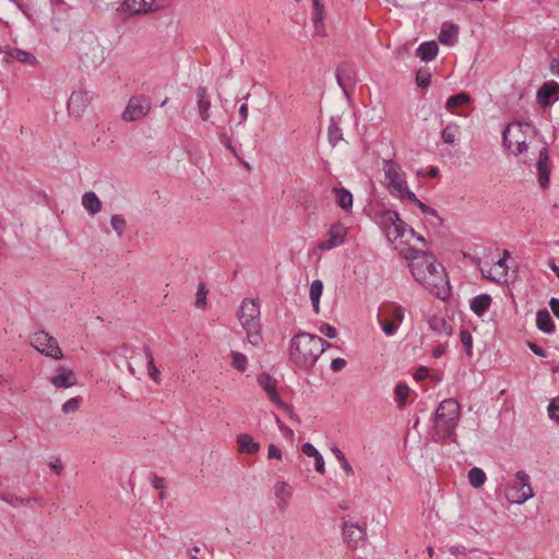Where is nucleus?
Wrapping results in <instances>:
<instances>
[{"label":"nucleus","mask_w":559,"mask_h":559,"mask_svg":"<svg viewBox=\"0 0 559 559\" xmlns=\"http://www.w3.org/2000/svg\"><path fill=\"white\" fill-rule=\"evenodd\" d=\"M406 259L416 282L431 295L445 300L450 296V283L444 266L436 258L421 250L409 249Z\"/></svg>","instance_id":"nucleus-1"},{"label":"nucleus","mask_w":559,"mask_h":559,"mask_svg":"<svg viewBox=\"0 0 559 559\" xmlns=\"http://www.w3.org/2000/svg\"><path fill=\"white\" fill-rule=\"evenodd\" d=\"M323 344L320 336L300 332L290 341V359L299 367L311 368L323 353Z\"/></svg>","instance_id":"nucleus-2"},{"label":"nucleus","mask_w":559,"mask_h":559,"mask_svg":"<svg viewBox=\"0 0 559 559\" xmlns=\"http://www.w3.org/2000/svg\"><path fill=\"white\" fill-rule=\"evenodd\" d=\"M460 419V404L454 399L443 400L437 411L435 418L436 435L445 440L454 435Z\"/></svg>","instance_id":"nucleus-3"},{"label":"nucleus","mask_w":559,"mask_h":559,"mask_svg":"<svg viewBox=\"0 0 559 559\" xmlns=\"http://www.w3.org/2000/svg\"><path fill=\"white\" fill-rule=\"evenodd\" d=\"M242 328L247 332V340L253 346L262 343L260 323V304L255 299H243L238 312Z\"/></svg>","instance_id":"nucleus-4"},{"label":"nucleus","mask_w":559,"mask_h":559,"mask_svg":"<svg viewBox=\"0 0 559 559\" xmlns=\"http://www.w3.org/2000/svg\"><path fill=\"white\" fill-rule=\"evenodd\" d=\"M383 173L390 193L400 199H405L406 192H411V190L407 187L405 173L401 167L390 159H384Z\"/></svg>","instance_id":"nucleus-5"},{"label":"nucleus","mask_w":559,"mask_h":559,"mask_svg":"<svg viewBox=\"0 0 559 559\" xmlns=\"http://www.w3.org/2000/svg\"><path fill=\"white\" fill-rule=\"evenodd\" d=\"M515 478L506 487V497L511 503L522 504L533 497V489L530 484V476L525 472H516Z\"/></svg>","instance_id":"nucleus-6"},{"label":"nucleus","mask_w":559,"mask_h":559,"mask_svg":"<svg viewBox=\"0 0 559 559\" xmlns=\"http://www.w3.org/2000/svg\"><path fill=\"white\" fill-rule=\"evenodd\" d=\"M29 344L40 354L53 359L63 358V353L59 347L57 338L46 331H38L31 335Z\"/></svg>","instance_id":"nucleus-7"},{"label":"nucleus","mask_w":559,"mask_h":559,"mask_svg":"<svg viewBox=\"0 0 559 559\" xmlns=\"http://www.w3.org/2000/svg\"><path fill=\"white\" fill-rule=\"evenodd\" d=\"M380 226L390 242L402 238L406 231V224L400 218L397 212L385 210L380 215Z\"/></svg>","instance_id":"nucleus-8"},{"label":"nucleus","mask_w":559,"mask_h":559,"mask_svg":"<svg viewBox=\"0 0 559 559\" xmlns=\"http://www.w3.org/2000/svg\"><path fill=\"white\" fill-rule=\"evenodd\" d=\"M503 146L514 155H520L527 151V144L521 123H510L502 134Z\"/></svg>","instance_id":"nucleus-9"},{"label":"nucleus","mask_w":559,"mask_h":559,"mask_svg":"<svg viewBox=\"0 0 559 559\" xmlns=\"http://www.w3.org/2000/svg\"><path fill=\"white\" fill-rule=\"evenodd\" d=\"M152 108L151 98L145 95L132 96L121 115L123 121H136L148 115Z\"/></svg>","instance_id":"nucleus-10"},{"label":"nucleus","mask_w":559,"mask_h":559,"mask_svg":"<svg viewBox=\"0 0 559 559\" xmlns=\"http://www.w3.org/2000/svg\"><path fill=\"white\" fill-rule=\"evenodd\" d=\"M257 381L259 385L263 389V391L266 393L267 397L272 403H274L276 406L283 408V409H289V406L285 403H283L281 395L277 391V381L273 377H271L269 373H261L257 377Z\"/></svg>","instance_id":"nucleus-11"},{"label":"nucleus","mask_w":559,"mask_h":559,"mask_svg":"<svg viewBox=\"0 0 559 559\" xmlns=\"http://www.w3.org/2000/svg\"><path fill=\"white\" fill-rule=\"evenodd\" d=\"M312 2V11H311V23L313 27V36L316 37H325L328 35L325 27V16L326 10L321 0H311Z\"/></svg>","instance_id":"nucleus-12"},{"label":"nucleus","mask_w":559,"mask_h":559,"mask_svg":"<svg viewBox=\"0 0 559 559\" xmlns=\"http://www.w3.org/2000/svg\"><path fill=\"white\" fill-rule=\"evenodd\" d=\"M170 0H124L126 8L135 14L154 12L166 8Z\"/></svg>","instance_id":"nucleus-13"},{"label":"nucleus","mask_w":559,"mask_h":559,"mask_svg":"<svg viewBox=\"0 0 559 559\" xmlns=\"http://www.w3.org/2000/svg\"><path fill=\"white\" fill-rule=\"evenodd\" d=\"M559 99V83L556 81L545 82L537 91V102L543 108L551 106Z\"/></svg>","instance_id":"nucleus-14"},{"label":"nucleus","mask_w":559,"mask_h":559,"mask_svg":"<svg viewBox=\"0 0 559 559\" xmlns=\"http://www.w3.org/2000/svg\"><path fill=\"white\" fill-rule=\"evenodd\" d=\"M93 99V95H90L86 91H75L71 94L68 100V109L71 115L80 117Z\"/></svg>","instance_id":"nucleus-15"},{"label":"nucleus","mask_w":559,"mask_h":559,"mask_svg":"<svg viewBox=\"0 0 559 559\" xmlns=\"http://www.w3.org/2000/svg\"><path fill=\"white\" fill-rule=\"evenodd\" d=\"M365 535L361 526L349 522L343 523V540L348 547L356 549L364 542Z\"/></svg>","instance_id":"nucleus-16"},{"label":"nucleus","mask_w":559,"mask_h":559,"mask_svg":"<svg viewBox=\"0 0 559 559\" xmlns=\"http://www.w3.org/2000/svg\"><path fill=\"white\" fill-rule=\"evenodd\" d=\"M197 96V106L200 119L204 122H211L217 128H222V126L217 124L215 121H211L210 108L212 106V103L209 96L207 88L205 86L198 87Z\"/></svg>","instance_id":"nucleus-17"},{"label":"nucleus","mask_w":559,"mask_h":559,"mask_svg":"<svg viewBox=\"0 0 559 559\" xmlns=\"http://www.w3.org/2000/svg\"><path fill=\"white\" fill-rule=\"evenodd\" d=\"M56 374L50 378L51 384L57 389H68L78 384V379L72 369L60 366Z\"/></svg>","instance_id":"nucleus-18"},{"label":"nucleus","mask_w":559,"mask_h":559,"mask_svg":"<svg viewBox=\"0 0 559 559\" xmlns=\"http://www.w3.org/2000/svg\"><path fill=\"white\" fill-rule=\"evenodd\" d=\"M537 174H538V183L540 188L546 189L549 186V175L551 169V163L549 158V153L546 147L539 151L538 160L536 164Z\"/></svg>","instance_id":"nucleus-19"},{"label":"nucleus","mask_w":559,"mask_h":559,"mask_svg":"<svg viewBox=\"0 0 559 559\" xmlns=\"http://www.w3.org/2000/svg\"><path fill=\"white\" fill-rule=\"evenodd\" d=\"M346 236V229L341 224H334L331 226L328 233V239L318 245L320 250H331L344 242Z\"/></svg>","instance_id":"nucleus-20"},{"label":"nucleus","mask_w":559,"mask_h":559,"mask_svg":"<svg viewBox=\"0 0 559 559\" xmlns=\"http://www.w3.org/2000/svg\"><path fill=\"white\" fill-rule=\"evenodd\" d=\"M2 61L5 63L17 61L32 67L37 64V59L33 53L19 48H11L3 51Z\"/></svg>","instance_id":"nucleus-21"},{"label":"nucleus","mask_w":559,"mask_h":559,"mask_svg":"<svg viewBox=\"0 0 559 559\" xmlns=\"http://www.w3.org/2000/svg\"><path fill=\"white\" fill-rule=\"evenodd\" d=\"M238 449L241 453L255 454L260 450V444L253 441L248 433H241L237 437Z\"/></svg>","instance_id":"nucleus-22"},{"label":"nucleus","mask_w":559,"mask_h":559,"mask_svg":"<svg viewBox=\"0 0 559 559\" xmlns=\"http://www.w3.org/2000/svg\"><path fill=\"white\" fill-rule=\"evenodd\" d=\"M82 205L91 215H95V214L99 213L102 210V201L96 195V193H94L92 191L83 194Z\"/></svg>","instance_id":"nucleus-23"},{"label":"nucleus","mask_w":559,"mask_h":559,"mask_svg":"<svg viewBox=\"0 0 559 559\" xmlns=\"http://www.w3.org/2000/svg\"><path fill=\"white\" fill-rule=\"evenodd\" d=\"M491 305V297L487 294L478 295L471 301V309L473 312L481 317L490 307Z\"/></svg>","instance_id":"nucleus-24"},{"label":"nucleus","mask_w":559,"mask_h":559,"mask_svg":"<svg viewBox=\"0 0 559 559\" xmlns=\"http://www.w3.org/2000/svg\"><path fill=\"white\" fill-rule=\"evenodd\" d=\"M438 45L435 40L425 41L417 48V55L423 61H430L436 58L438 53Z\"/></svg>","instance_id":"nucleus-25"},{"label":"nucleus","mask_w":559,"mask_h":559,"mask_svg":"<svg viewBox=\"0 0 559 559\" xmlns=\"http://www.w3.org/2000/svg\"><path fill=\"white\" fill-rule=\"evenodd\" d=\"M457 35L459 26L455 24H450L440 31L439 40L443 45L452 46L454 43H456Z\"/></svg>","instance_id":"nucleus-26"},{"label":"nucleus","mask_w":559,"mask_h":559,"mask_svg":"<svg viewBox=\"0 0 559 559\" xmlns=\"http://www.w3.org/2000/svg\"><path fill=\"white\" fill-rule=\"evenodd\" d=\"M341 118L332 117L330 120L328 135L329 142L335 146L340 141L343 140L342 129L340 128Z\"/></svg>","instance_id":"nucleus-27"},{"label":"nucleus","mask_w":559,"mask_h":559,"mask_svg":"<svg viewBox=\"0 0 559 559\" xmlns=\"http://www.w3.org/2000/svg\"><path fill=\"white\" fill-rule=\"evenodd\" d=\"M536 324L537 328L545 333H551L555 331L554 321L547 310H539L537 312Z\"/></svg>","instance_id":"nucleus-28"},{"label":"nucleus","mask_w":559,"mask_h":559,"mask_svg":"<svg viewBox=\"0 0 559 559\" xmlns=\"http://www.w3.org/2000/svg\"><path fill=\"white\" fill-rule=\"evenodd\" d=\"M333 192L335 194L336 203L340 207L347 211L350 210L353 206V195L352 193L346 189H337L334 188Z\"/></svg>","instance_id":"nucleus-29"},{"label":"nucleus","mask_w":559,"mask_h":559,"mask_svg":"<svg viewBox=\"0 0 559 559\" xmlns=\"http://www.w3.org/2000/svg\"><path fill=\"white\" fill-rule=\"evenodd\" d=\"M323 292V283L320 280H314L310 285V300L316 313L320 311V297Z\"/></svg>","instance_id":"nucleus-30"},{"label":"nucleus","mask_w":559,"mask_h":559,"mask_svg":"<svg viewBox=\"0 0 559 559\" xmlns=\"http://www.w3.org/2000/svg\"><path fill=\"white\" fill-rule=\"evenodd\" d=\"M143 352H144L145 358L147 360V373H148V377L155 383H157V384L160 383L159 370L157 369V367L154 364L153 354H152L150 347L147 345H144Z\"/></svg>","instance_id":"nucleus-31"},{"label":"nucleus","mask_w":559,"mask_h":559,"mask_svg":"<svg viewBox=\"0 0 559 559\" xmlns=\"http://www.w3.org/2000/svg\"><path fill=\"white\" fill-rule=\"evenodd\" d=\"M428 323H429L430 329L433 330L435 332H438V333L444 334V335H451V333H452L451 326L441 317L432 316L429 318Z\"/></svg>","instance_id":"nucleus-32"},{"label":"nucleus","mask_w":559,"mask_h":559,"mask_svg":"<svg viewBox=\"0 0 559 559\" xmlns=\"http://www.w3.org/2000/svg\"><path fill=\"white\" fill-rule=\"evenodd\" d=\"M382 311L389 320L397 325L404 320V308L402 306H385Z\"/></svg>","instance_id":"nucleus-33"},{"label":"nucleus","mask_w":559,"mask_h":559,"mask_svg":"<svg viewBox=\"0 0 559 559\" xmlns=\"http://www.w3.org/2000/svg\"><path fill=\"white\" fill-rule=\"evenodd\" d=\"M468 481L474 488L481 487L486 481V474L479 467H473L468 472Z\"/></svg>","instance_id":"nucleus-34"},{"label":"nucleus","mask_w":559,"mask_h":559,"mask_svg":"<svg viewBox=\"0 0 559 559\" xmlns=\"http://www.w3.org/2000/svg\"><path fill=\"white\" fill-rule=\"evenodd\" d=\"M460 127L455 123L448 124L441 132V138L447 144H454L459 134Z\"/></svg>","instance_id":"nucleus-35"},{"label":"nucleus","mask_w":559,"mask_h":559,"mask_svg":"<svg viewBox=\"0 0 559 559\" xmlns=\"http://www.w3.org/2000/svg\"><path fill=\"white\" fill-rule=\"evenodd\" d=\"M231 367L239 372H245L248 364L247 357L242 353L231 350Z\"/></svg>","instance_id":"nucleus-36"},{"label":"nucleus","mask_w":559,"mask_h":559,"mask_svg":"<svg viewBox=\"0 0 559 559\" xmlns=\"http://www.w3.org/2000/svg\"><path fill=\"white\" fill-rule=\"evenodd\" d=\"M469 100H471V96L467 93L462 92V93H459L456 95L449 97L445 106L448 109L451 110L460 105L468 103Z\"/></svg>","instance_id":"nucleus-37"},{"label":"nucleus","mask_w":559,"mask_h":559,"mask_svg":"<svg viewBox=\"0 0 559 559\" xmlns=\"http://www.w3.org/2000/svg\"><path fill=\"white\" fill-rule=\"evenodd\" d=\"M409 393V388L405 383H399L395 386V400L399 403V407H403L406 404V400Z\"/></svg>","instance_id":"nucleus-38"},{"label":"nucleus","mask_w":559,"mask_h":559,"mask_svg":"<svg viewBox=\"0 0 559 559\" xmlns=\"http://www.w3.org/2000/svg\"><path fill=\"white\" fill-rule=\"evenodd\" d=\"M405 199L414 202L421 210L423 213L433 215V216L437 215V212L433 209H431L430 206H428L427 204L423 203L420 200H418L416 194L413 191L406 192Z\"/></svg>","instance_id":"nucleus-39"},{"label":"nucleus","mask_w":559,"mask_h":559,"mask_svg":"<svg viewBox=\"0 0 559 559\" xmlns=\"http://www.w3.org/2000/svg\"><path fill=\"white\" fill-rule=\"evenodd\" d=\"M431 74L428 69L421 68L416 73V83L419 87L425 88L430 85Z\"/></svg>","instance_id":"nucleus-40"},{"label":"nucleus","mask_w":559,"mask_h":559,"mask_svg":"<svg viewBox=\"0 0 559 559\" xmlns=\"http://www.w3.org/2000/svg\"><path fill=\"white\" fill-rule=\"evenodd\" d=\"M275 493L278 498L284 499V503H287V500L292 497V488L288 484L284 481H280L276 485Z\"/></svg>","instance_id":"nucleus-41"},{"label":"nucleus","mask_w":559,"mask_h":559,"mask_svg":"<svg viewBox=\"0 0 559 559\" xmlns=\"http://www.w3.org/2000/svg\"><path fill=\"white\" fill-rule=\"evenodd\" d=\"M378 321H379L381 329L385 335L391 336V335L395 334V332L399 328L397 324H395L388 318L382 320L380 316H378Z\"/></svg>","instance_id":"nucleus-42"},{"label":"nucleus","mask_w":559,"mask_h":559,"mask_svg":"<svg viewBox=\"0 0 559 559\" xmlns=\"http://www.w3.org/2000/svg\"><path fill=\"white\" fill-rule=\"evenodd\" d=\"M461 343L468 356H472L473 336L467 330H462L460 333Z\"/></svg>","instance_id":"nucleus-43"},{"label":"nucleus","mask_w":559,"mask_h":559,"mask_svg":"<svg viewBox=\"0 0 559 559\" xmlns=\"http://www.w3.org/2000/svg\"><path fill=\"white\" fill-rule=\"evenodd\" d=\"M110 224L114 230L118 234V236H121L124 233L126 221L121 215H112Z\"/></svg>","instance_id":"nucleus-44"},{"label":"nucleus","mask_w":559,"mask_h":559,"mask_svg":"<svg viewBox=\"0 0 559 559\" xmlns=\"http://www.w3.org/2000/svg\"><path fill=\"white\" fill-rule=\"evenodd\" d=\"M81 403L80 397H72L62 405V412L64 414L74 413L79 409Z\"/></svg>","instance_id":"nucleus-45"},{"label":"nucleus","mask_w":559,"mask_h":559,"mask_svg":"<svg viewBox=\"0 0 559 559\" xmlns=\"http://www.w3.org/2000/svg\"><path fill=\"white\" fill-rule=\"evenodd\" d=\"M206 294L207 290L205 288V285L201 283L198 287L197 292V299H195V307L197 308H203L206 304Z\"/></svg>","instance_id":"nucleus-46"},{"label":"nucleus","mask_w":559,"mask_h":559,"mask_svg":"<svg viewBox=\"0 0 559 559\" xmlns=\"http://www.w3.org/2000/svg\"><path fill=\"white\" fill-rule=\"evenodd\" d=\"M548 414L551 419L559 423V395L551 400L548 406Z\"/></svg>","instance_id":"nucleus-47"},{"label":"nucleus","mask_w":559,"mask_h":559,"mask_svg":"<svg viewBox=\"0 0 559 559\" xmlns=\"http://www.w3.org/2000/svg\"><path fill=\"white\" fill-rule=\"evenodd\" d=\"M319 331L324 334L329 338H335L337 336V331L335 328L331 326L328 323H323L320 325Z\"/></svg>","instance_id":"nucleus-48"},{"label":"nucleus","mask_w":559,"mask_h":559,"mask_svg":"<svg viewBox=\"0 0 559 559\" xmlns=\"http://www.w3.org/2000/svg\"><path fill=\"white\" fill-rule=\"evenodd\" d=\"M493 269H495V271H497V274L499 275V277H504L507 275L506 259L501 258L500 260H498L496 262V264L493 265Z\"/></svg>","instance_id":"nucleus-49"},{"label":"nucleus","mask_w":559,"mask_h":559,"mask_svg":"<svg viewBox=\"0 0 559 559\" xmlns=\"http://www.w3.org/2000/svg\"><path fill=\"white\" fill-rule=\"evenodd\" d=\"M449 552L453 556H466L467 549L463 545H455L449 548Z\"/></svg>","instance_id":"nucleus-50"},{"label":"nucleus","mask_w":559,"mask_h":559,"mask_svg":"<svg viewBox=\"0 0 559 559\" xmlns=\"http://www.w3.org/2000/svg\"><path fill=\"white\" fill-rule=\"evenodd\" d=\"M302 452L309 457H314L319 454V451L309 442L302 445Z\"/></svg>","instance_id":"nucleus-51"},{"label":"nucleus","mask_w":559,"mask_h":559,"mask_svg":"<svg viewBox=\"0 0 559 559\" xmlns=\"http://www.w3.org/2000/svg\"><path fill=\"white\" fill-rule=\"evenodd\" d=\"M269 459H281L282 451L274 444H270L267 449Z\"/></svg>","instance_id":"nucleus-52"},{"label":"nucleus","mask_w":559,"mask_h":559,"mask_svg":"<svg viewBox=\"0 0 559 559\" xmlns=\"http://www.w3.org/2000/svg\"><path fill=\"white\" fill-rule=\"evenodd\" d=\"M346 366V361L343 358H335L331 362V368L333 371H341Z\"/></svg>","instance_id":"nucleus-53"},{"label":"nucleus","mask_w":559,"mask_h":559,"mask_svg":"<svg viewBox=\"0 0 559 559\" xmlns=\"http://www.w3.org/2000/svg\"><path fill=\"white\" fill-rule=\"evenodd\" d=\"M314 459H316V471L320 474H324L325 467H324L323 456L319 453L318 455L314 456Z\"/></svg>","instance_id":"nucleus-54"},{"label":"nucleus","mask_w":559,"mask_h":559,"mask_svg":"<svg viewBox=\"0 0 559 559\" xmlns=\"http://www.w3.org/2000/svg\"><path fill=\"white\" fill-rule=\"evenodd\" d=\"M549 306H550L552 313L559 319V299L552 297L549 300Z\"/></svg>","instance_id":"nucleus-55"},{"label":"nucleus","mask_w":559,"mask_h":559,"mask_svg":"<svg viewBox=\"0 0 559 559\" xmlns=\"http://www.w3.org/2000/svg\"><path fill=\"white\" fill-rule=\"evenodd\" d=\"M530 348L536 356L546 357V350L543 347L534 343H530Z\"/></svg>","instance_id":"nucleus-56"},{"label":"nucleus","mask_w":559,"mask_h":559,"mask_svg":"<svg viewBox=\"0 0 559 559\" xmlns=\"http://www.w3.org/2000/svg\"><path fill=\"white\" fill-rule=\"evenodd\" d=\"M483 273H484L485 277H487L491 281L498 282L502 278V277H499V275L497 274V271H495L493 266L490 267V270L487 273H485V271H483Z\"/></svg>","instance_id":"nucleus-57"},{"label":"nucleus","mask_w":559,"mask_h":559,"mask_svg":"<svg viewBox=\"0 0 559 559\" xmlns=\"http://www.w3.org/2000/svg\"><path fill=\"white\" fill-rule=\"evenodd\" d=\"M445 350L447 346L444 344H440L433 348L432 355L433 357L439 358L445 353Z\"/></svg>","instance_id":"nucleus-58"},{"label":"nucleus","mask_w":559,"mask_h":559,"mask_svg":"<svg viewBox=\"0 0 559 559\" xmlns=\"http://www.w3.org/2000/svg\"><path fill=\"white\" fill-rule=\"evenodd\" d=\"M152 486L156 489H163L164 488V479L162 477L153 475L152 476Z\"/></svg>","instance_id":"nucleus-59"},{"label":"nucleus","mask_w":559,"mask_h":559,"mask_svg":"<svg viewBox=\"0 0 559 559\" xmlns=\"http://www.w3.org/2000/svg\"><path fill=\"white\" fill-rule=\"evenodd\" d=\"M50 468L53 469L58 475L61 474L63 469V465L60 460H56L49 464Z\"/></svg>","instance_id":"nucleus-60"},{"label":"nucleus","mask_w":559,"mask_h":559,"mask_svg":"<svg viewBox=\"0 0 559 559\" xmlns=\"http://www.w3.org/2000/svg\"><path fill=\"white\" fill-rule=\"evenodd\" d=\"M331 451L340 463L346 459L344 453L337 447H332Z\"/></svg>","instance_id":"nucleus-61"},{"label":"nucleus","mask_w":559,"mask_h":559,"mask_svg":"<svg viewBox=\"0 0 559 559\" xmlns=\"http://www.w3.org/2000/svg\"><path fill=\"white\" fill-rule=\"evenodd\" d=\"M219 142L227 148V147H230L231 145V141L229 139V136L227 135V133H221L219 136Z\"/></svg>","instance_id":"nucleus-62"},{"label":"nucleus","mask_w":559,"mask_h":559,"mask_svg":"<svg viewBox=\"0 0 559 559\" xmlns=\"http://www.w3.org/2000/svg\"><path fill=\"white\" fill-rule=\"evenodd\" d=\"M550 71L552 74L559 76V59H552L550 62Z\"/></svg>","instance_id":"nucleus-63"},{"label":"nucleus","mask_w":559,"mask_h":559,"mask_svg":"<svg viewBox=\"0 0 559 559\" xmlns=\"http://www.w3.org/2000/svg\"><path fill=\"white\" fill-rule=\"evenodd\" d=\"M249 114L248 106L246 104L240 105L239 115L241 116L242 121L247 120Z\"/></svg>","instance_id":"nucleus-64"}]
</instances>
